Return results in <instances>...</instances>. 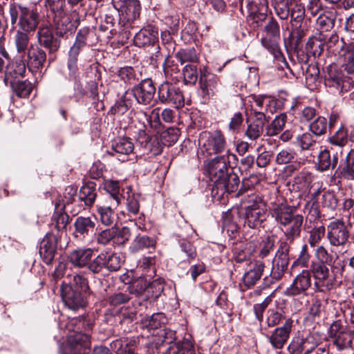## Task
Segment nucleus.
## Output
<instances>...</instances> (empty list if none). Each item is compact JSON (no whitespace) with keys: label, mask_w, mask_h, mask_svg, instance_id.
Wrapping results in <instances>:
<instances>
[{"label":"nucleus","mask_w":354,"mask_h":354,"mask_svg":"<svg viewBox=\"0 0 354 354\" xmlns=\"http://www.w3.org/2000/svg\"><path fill=\"white\" fill-rule=\"evenodd\" d=\"M271 216L283 232L287 243H292L300 236L304 217L294 214V209L286 201L272 203L270 207Z\"/></svg>","instance_id":"obj_1"},{"label":"nucleus","mask_w":354,"mask_h":354,"mask_svg":"<svg viewBox=\"0 0 354 354\" xmlns=\"http://www.w3.org/2000/svg\"><path fill=\"white\" fill-rule=\"evenodd\" d=\"M241 216L243 218L244 226L257 229L266 220L267 207L263 198L255 194L245 196L241 199Z\"/></svg>","instance_id":"obj_2"},{"label":"nucleus","mask_w":354,"mask_h":354,"mask_svg":"<svg viewBox=\"0 0 354 354\" xmlns=\"http://www.w3.org/2000/svg\"><path fill=\"white\" fill-rule=\"evenodd\" d=\"M8 13L11 24H17L19 29L34 32L37 28L41 16L35 6H24L16 2L9 4Z\"/></svg>","instance_id":"obj_3"},{"label":"nucleus","mask_w":354,"mask_h":354,"mask_svg":"<svg viewBox=\"0 0 354 354\" xmlns=\"http://www.w3.org/2000/svg\"><path fill=\"white\" fill-rule=\"evenodd\" d=\"M123 262V257L120 254L103 251L89 261L87 268L93 274L101 273L104 270L115 272L121 268Z\"/></svg>","instance_id":"obj_4"},{"label":"nucleus","mask_w":354,"mask_h":354,"mask_svg":"<svg viewBox=\"0 0 354 354\" xmlns=\"http://www.w3.org/2000/svg\"><path fill=\"white\" fill-rule=\"evenodd\" d=\"M198 141L201 153L206 156L220 154L227 147L225 137L220 130L201 132Z\"/></svg>","instance_id":"obj_5"},{"label":"nucleus","mask_w":354,"mask_h":354,"mask_svg":"<svg viewBox=\"0 0 354 354\" xmlns=\"http://www.w3.org/2000/svg\"><path fill=\"white\" fill-rule=\"evenodd\" d=\"M237 161L238 158L234 153L230 150H227L226 153L221 156H217L211 159L206 164V170L209 174L213 185H217L226 175L232 169L229 167L230 159Z\"/></svg>","instance_id":"obj_6"},{"label":"nucleus","mask_w":354,"mask_h":354,"mask_svg":"<svg viewBox=\"0 0 354 354\" xmlns=\"http://www.w3.org/2000/svg\"><path fill=\"white\" fill-rule=\"evenodd\" d=\"M332 265L311 262L310 274L315 279V286L319 292H325L330 290L335 283V276L331 268Z\"/></svg>","instance_id":"obj_7"},{"label":"nucleus","mask_w":354,"mask_h":354,"mask_svg":"<svg viewBox=\"0 0 354 354\" xmlns=\"http://www.w3.org/2000/svg\"><path fill=\"white\" fill-rule=\"evenodd\" d=\"M71 333L68 335L67 344L61 348V354H88L90 351L91 342L89 335L82 331L75 330V328L68 330Z\"/></svg>","instance_id":"obj_8"},{"label":"nucleus","mask_w":354,"mask_h":354,"mask_svg":"<svg viewBox=\"0 0 354 354\" xmlns=\"http://www.w3.org/2000/svg\"><path fill=\"white\" fill-rule=\"evenodd\" d=\"M324 84L326 86L334 88L340 93L348 91L351 88L348 77L334 64H330L324 70Z\"/></svg>","instance_id":"obj_9"},{"label":"nucleus","mask_w":354,"mask_h":354,"mask_svg":"<svg viewBox=\"0 0 354 354\" xmlns=\"http://www.w3.org/2000/svg\"><path fill=\"white\" fill-rule=\"evenodd\" d=\"M350 236L348 225L343 219H335L327 226V239L329 243L335 247H344Z\"/></svg>","instance_id":"obj_10"},{"label":"nucleus","mask_w":354,"mask_h":354,"mask_svg":"<svg viewBox=\"0 0 354 354\" xmlns=\"http://www.w3.org/2000/svg\"><path fill=\"white\" fill-rule=\"evenodd\" d=\"M290 245L286 241H279V245L272 260L270 274L276 280L283 276L289 265Z\"/></svg>","instance_id":"obj_11"},{"label":"nucleus","mask_w":354,"mask_h":354,"mask_svg":"<svg viewBox=\"0 0 354 354\" xmlns=\"http://www.w3.org/2000/svg\"><path fill=\"white\" fill-rule=\"evenodd\" d=\"M158 98L162 104H171L176 108L184 106V96L181 90L171 83H162L158 88Z\"/></svg>","instance_id":"obj_12"},{"label":"nucleus","mask_w":354,"mask_h":354,"mask_svg":"<svg viewBox=\"0 0 354 354\" xmlns=\"http://www.w3.org/2000/svg\"><path fill=\"white\" fill-rule=\"evenodd\" d=\"M115 8L120 16V23L131 24L140 16V4L138 0H113Z\"/></svg>","instance_id":"obj_13"},{"label":"nucleus","mask_w":354,"mask_h":354,"mask_svg":"<svg viewBox=\"0 0 354 354\" xmlns=\"http://www.w3.org/2000/svg\"><path fill=\"white\" fill-rule=\"evenodd\" d=\"M239 178L236 174L231 169L217 185H213L212 188V196L220 201L225 194L232 193L237 190L239 186Z\"/></svg>","instance_id":"obj_14"},{"label":"nucleus","mask_w":354,"mask_h":354,"mask_svg":"<svg viewBox=\"0 0 354 354\" xmlns=\"http://www.w3.org/2000/svg\"><path fill=\"white\" fill-rule=\"evenodd\" d=\"M156 92V87L150 78H147L136 85L131 93L136 102L142 105H149L152 102Z\"/></svg>","instance_id":"obj_15"},{"label":"nucleus","mask_w":354,"mask_h":354,"mask_svg":"<svg viewBox=\"0 0 354 354\" xmlns=\"http://www.w3.org/2000/svg\"><path fill=\"white\" fill-rule=\"evenodd\" d=\"M95 218L91 216H78L73 223V238L77 241H84L90 236L95 229Z\"/></svg>","instance_id":"obj_16"},{"label":"nucleus","mask_w":354,"mask_h":354,"mask_svg":"<svg viewBox=\"0 0 354 354\" xmlns=\"http://www.w3.org/2000/svg\"><path fill=\"white\" fill-rule=\"evenodd\" d=\"M311 286V274L309 270H303L294 279L292 283L283 292L287 297L304 294Z\"/></svg>","instance_id":"obj_17"},{"label":"nucleus","mask_w":354,"mask_h":354,"mask_svg":"<svg viewBox=\"0 0 354 354\" xmlns=\"http://www.w3.org/2000/svg\"><path fill=\"white\" fill-rule=\"evenodd\" d=\"M61 296L64 304L73 310L82 308L86 304L80 290H74L71 286L65 283L61 287Z\"/></svg>","instance_id":"obj_18"},{"label":"nucleus","mask_w":354,"mask_h":354,"mask_svg":"<svg viewBox=\"0 0 354 354\" xmlns=\"http://www.w3.org/2000/svg\"><path fill=\"white\" fill-rule=\"evenodd\" d=\"M343 149L338 148L330 150L324 149L318 156V169L321 171L334 169L338 163L339 159L342 158Z\"/></svg>","instance_id":"obj_19"},{"label":"nucleus","mask_w":354,"mask_h":354,"mask_svg":"<svg viewBox=\"0 0 354 354\" xmlns=\"http://www.w3.org/2000/svg\"><path fill=\"white\" fill-rule=\"evenodd\" d=\"M293 326V320L291 318L286 319L282 326L276 328L272 333L268 336L272 346L275 349H281L283 347L289 339Z\"/></svg>","instance_id":"obj_20"},{"label":"nucleus","mask_w":354,"mask_h":354,"mask_svg":"<svg viewBox=\"0 0 354 354\" xmlns=\"http://www.w3.org/2000/svg\"><path fill=\"white\" fill-rule=\"evenodd\" d=\"M199 86L201 89L203 97L209 98L214 95L217 91L219 81L218 77L213 73L207 71L204 68L200 71Z\"/></svg>","instance_id":"obj_21"},{"label":"nucleus","mask_w":354,"mask_h":354,"mask_svg":"<svg viewBox=\"0 0 354 354\" xmlns=\"http://www.w3.org/2000/svg\"><path fill=\"white\" fill-rule=\"evenodd\" d=\"M25 61L29 70H38L46 61V52L37 45L31 44L26 53Z\"/></svg>","instance_id":"obj_22"},{"label":"nucleus","mask_w":354,"mask_h":354,"mask_svg":"<svg viewBox=\"0 0 354 354\" xmlns=\"http://www.w3.org/2000/svg\"><path fill=\"white\" fill-rule=\"evenodd\" d=\"M37 39L39 45L48 49L49 53H53L59 48L60 41L53 36L51 30L46 26L39 28Z\"/></svg>","instance_id":"obj_23"},{"label":"nucleus","mask_w":354,"mask_h":354,"mask_svg":"<svg viewBox=\"0 0 354 354\" xmlns=\"http://www.w3.org/2000/svg\"><path fill=\"white\" fill-rule=\"evenodd\" d=\"M339 178L354 180V149H351L341 162L335 173Z\"/></svg>","instance_id":"obj_24"},{"label":"nucleus","mask_w":354,"mask_h":354,"mask_svg":"<svg viewBox=\"0 0 354 354\" xmlns=\"http://www.w3.org/2000/svg\"><path fill=\"white\" fill-rule=\"evenodd\" d=\"M157 40L158 31L151 26L142 28L133 39L135 45L139 47L153 44Z\"/></svg>","instance_id":"obj_25"},{"label":"nucleus","mask_w":354,"mask_h":354,"mask_svg":"<svg viewBox=\"0 0 354 354\" xmlns=\"http://www.w3.org/2000/svg\"><path fill=\"white\" fill-rule=\"evenodd\" d=\"M93 253V251L91 248H78L73 250L69 254L68 260L76 268L87 267Z\"/></svg>","instance_id":"obj_26"},{"label":"nucleus","mask_w":354,"mask_h":354,"mask_svg":"<svg viewBox=\"0 0 354 354\" xmlns=\"http://www.w3.org/2000/svg\"><path fill=\"white\" fill-rule=\"evenodd\" d=\"M265 266L261 261H257L250 266V268L244 274L243 283L247 288H250L256 284L261 279Z\"/></svg>","instance_id":"obj_27"},{"label":"nucleus","mask_w":354,"mask_h":354,"mask_svg":"<svg viewBox=\"0 0 354 354\" xmlns=\"http://www.w3.org/2000/svg\"><path fill=\"white\" fill-rule=\"evenodd\" d=\"M27 64L25 57L17 55L14 59L9 62L6 67V77H17L24 76Z\"/></svg>","instance_id":"obj_28"},{"label":"nucleus","mask_w":354,"mask_h":354,"mask_svg":"<svg viewBox=\"0 0 354 354\" xmlns=\"http://www.w3.org/2000/svg\"><path fill=\"white\" fill-rule=\"evenodd\" d=\"M134 145L129 138H122L115 140L112 144L111 151L109 153L114 156L116 154L119 156L117 157L118 160H121L120 156H127L133 151Z\"/></svg>","instance_id":"obj_29"},{"label":"nucleus","mask_w":354,"mask_h":354,"mask_svg":"<svg viewBox=\"0 0 354 354\" xmlns=\"http://www.w3.org/2000/svg\"><path fill=\"white\" fill-rule=\"evenodd\" d=\"M27 32L18 29L13 37L14 44L16 48L17 55L25 57L26 53L29 50L30 46V34Z\"/></svg>","instance_id":"obj_30"},{"label":"nucleus","mask_w":354,"mask_h":354,"mask_svg":"<svg viewBox=\"0 0 354 354\" xmlns=\"http://www.w3.org/2000/svg\"><path fill=\"white\" fill-rule=\"evenodd\" d=\"M280 37H271L263 35L261 39V45L279 61H284L285 57L279 47Z\"/></svg>","instance_id":"obj_31"},{"label":"nucleus","mask_w":354,"mask_h":354,"mask_svg":"<svg viewBox=\"0 0 354 354\" xmlns=\"http://www.w3.org/2000/svg\"><path fill=\"white\" fill-rule=\"evenodd\" d=\"M295 144L299 147L300 153H304V156H307L308 153L310 156L314 157L313 151L316 146V141L313 140L311 134L305 133L301 135H298L296 137Z\"/></svg>","instance_id":"obj_32"},{"label":"nucleus","mask_w":354,"mask_h":354,"mask_svg":"<svg viewBox=\"0 0 354 354\" xmlns=\"http://www.w3.org/2000/svg\"><path fill=\"white\" fill-rule=\"evenodd\" d=\"M116 207L107 203H100L97 205V212L102 224L105 226H110L113 223L115 220L113 209Z\"/></svg>","instance_id":"obj_33"},{"label":"nucleus","mask_w":354,"mask_h":354,"mask_svg":"<svg viewBox=\"0 0 354 354\" xmlns=\"http://www.w3.org/2000/svg\"><path fill=\"white\" fill-rule=\"evenodd\" d=\"M287 122V115L284 113L277 115L274 119L265 127V136L272 137L280 133Z\"/></svg>","instance_id":"obj_34"},{"label":"nucleus","mask_w":354,"mask_h":354,"mask_svg":"<svg viewBox=\"0 0 354 354\" xmlns=\"http://www.w3.org/2000/svg\"><path fill=\"white\" fill-rule=\"evenodd\" d=\"M96 184L94 182H88L80 190L79 198L86 206H91L96 200Z\"/></svg>","instance_id":"obj_35"},{"label":"nucleus","mask_w":354,"mask_h":354,"mask_svg":"<svg viewBox=\"0 0 354 354\" xmlns=\"http://www.w3.org/2000/svg\"><path fill=\"white\" fill-rule=\"evenodd\" d=\"M249 98L251 112L254 111V109L268 111V106L274 103L275 104L274 100L266 95H251Z\"/></svg>","instance_id":"obj_36"},{"label":"nucleus","mask_w":354,"mask_h":354,"mask_svg":"<svg viewBox=\"0 0 354 354\" xmlns=\"http://www.w3.org/2000/svg\"><path fill=\"white\" fill-rule=\"evenodd\" d=\"M341 50L343 51L342 55L344 57L343 66L345 71L349 74L354 73L353 46L351 44H346L344 39H342L341 41Z\"/></svg>","instance_id":"obj_37"},{"label":"nucleus","mask_w":354,"mask_h":354,"mask_svg":"<svg viewBox=\"0 0 354 354\" xmlns=\"http://www.w3.org/2000/svg\"><path fill=\"white\" fill-rule=\"evenodd\" d=\"M353 334L354 329L347 330L331 339V342L338 351H343L351 347Z\"/></svg>","instance_id":"obj_38"},{"label":"nucleus","mask_w":354,"mask_h":354,"mask_svg":"<svg viewBox=\"0 0 354 354\" xmlns=\"http://www.w3.org/2000/svg\"><path fill=\"white\" fill-rule=\"evenodd\" d=\"M336 12L325 11L319 14L317 19V25L323 31H329L335 26Z\"/></svg>","instance_id":"obj_39"},{"label":"nucleus","mask_w":354,"mask_h":354,"mask_svg":"<svg viewBox=\"0 0 354 354\" xmlns=\"http://www.w3.org/2000/svg\"><path fill=\"white\" fill-rule=\"evenodd\" d=\"M93 323L86 317L73 318L66 325L68 330L75 328V330L82 331L83 333H88L92 330Z\"/></svg>","instance_id":"obj_40"},{"label":"nucleus","mask_w":354,"mask_h":354,"mask_svg":"<svg viewBox=\"0 0 354 354\" xmlns=\"http://www.w3.org/2000/svg\"><path fill=\"white\" fill-rule=\"evenodd\" d=\"M317 38L312 37L308 39L306 45V50L308 54L311 55L314 57H319L324 51V42L323 38Z\"/></svg>","instance_id":"obj_41"},{"label":"nucleus","mask_w":354,"mask_h":354,"mask_svg":"<svg viewBox=\"0 0 354 354\" xmlns=\"http://www.w3.org/2000/svg\"><path fill=\"white\" fill-rule=\"evenodd\" d=\"M180 248L179 259L182 261H189L196 257V248L188 241L185 239L180 241Z\"/></svg>","instance_id":"obj_42"},{"label":"nucleus","mask_w":354,"mask_h":354,"mask_svg":"<svg viewBox=\"0 0 354 354\" xmlns=\"http://www.w3.org/2000/svg\"><path fill=\"white\" fill-rule=\"evenodd\" d=\"M11 87L15 94L19 97L29 96L33 88L32 83L28 80L12 82Z\"/></svg>","instance_id":"obj_43"},{"label":"nucleus","mask_w":354,"mask_h":354,"mask_svg":"<svg viewBox=\"0 0 354 354\" xmlns=\"http://www.w3.org/2000/svg\"><path fill=\"white\" fill-rule=\"evenodd\" d=\"M291 3V0H273L274 12L281 19L286 20L290 16Z\"/></svg>","instance_id":"obj_44"},{"label":"nucleus","mask_w":354,"mask_h":354,"mask_svg":"<svg viewBox=\"0 0 354 354\" xmlns=\"http://www.w3.org/2000/svg\"><path fill=\"white\" fill-rule=\"evenodd\" d=\"M297 153L295 149L286 147L281 149L276 156V162L278 165H286L299 158Z\"/></svg>","instance_id":"obj_45"},{"label":"nucleus","mask_w":354,"mask_h":354,"mask_svg":"<svg viewBox=\"0 0 354 354\" xmlns=\"http://www.w3.org/2000/svg\"><path fill=\"white\" fill-rule=\"evenodd\" d=\"M315 256L317 259L315 263H324L333 266L335 258L324 245H319L315 251Z\"/></svg>","instance_id":"obj_46"},{"label":"nucleus","mask_w":354,"mask_h":354,"mask_svg":"<svg viewBox=\"0 0 354 354\" xmlns=\"http://www.w3.org/2000/svg\"><path fill=\"white\" fill-rule=\"evenodd\" d=\"M267 12H259L257 9L250 11V14L248 16V21L250 26L254 28H257L262 26L263 23L266 24L268 19L270 17L268 16Z\"/></svg>","instance_id":"obj_47"},{"label":"nucleus","mask_w":354,"mask_h":354,"mask_svg":"<svg viewBox=\"0 0 354 354\" xmlns=\"http://www.w3.org/2000/svg\"><path fill=\"white\" fill-rule=\"evenodd\" d=\"M149 281L144 277H140L133 281L131 284L124 285L130 295H139L146 290H147Z\"/></svg>","instance_id":"obj_48"},{"label":"nucleus","mask_w":354,"mask_h":354,"mask_svg":"<svg viewBox=\"0 0 354 354\" xmlns=\"http://www.w3.org/2000/svg\"><path fill=\"white\" fill-rule=\"evenodd\" d=\"M115 228L111 227L95 234V240L99 245H106L111 242L115 245Z\"/></svg>","instance_id":"obj_49"},{"label":"nucleus","mask_w":354,"mask_h":354,"mask_svg":"<svg viewBox=\"0 0 354 354\" xmlns=\"http://www.w3.org/2000/svg\"><path fill=\"white\" fill-rule=\"evenodd\" d=\"M118 76L124 82L133 84L138 81L140 74L130 66L121 68L118 71Z\"/></svg>","instance_id":"obj_50"},{"label":"nucleus","mask_w":354,"mask_h":354,"mask_svg":"<svg viewBox=\"0 0 354 354\" xmlns=\"http://www.w3.org/2000/svg\"><path fill=\"white\" fill-rule=\"evenodd\" d=\"M131 299V295L127 288H123L109 297V302L111 306H119L128 302Z\"/></svg>","instance_id":"obj_51"},{"label":"nucleus","mask_w":354,"mask_h":354,"mask_svg":"<svg viewBox=\"0 0 354 354\" xmlns=\"http://www.w3.org/2000/svg\"><path fill=\"white\" fill-rule=\"evenodd\" d=\"M308 161V156H304L296 158L295 161L288 163V165L284 167L283 173L286 177L291 176Z\"/></svg>","instance_id":"obj_52"},{"label":"nucleus","mask_w":354,"mask_h":354,"mask_svg":"<svg viewBox=\"0 0 354 354\" xmlns=\"http://www.w3.org/2000/svg\"><path fill=\"white\" fill-rule=\"evenodd\" d=\"M265 36L280 37V27L278 21L273 17H270L263 27Z\"/></svg>","instance_id":"obj_53"},{"label":"nucleus","mask_w":354,"mask_h":354,"mask_svg":"<svg viewBox=\"0 0 354 354\" xmlns=\"http://www.w3.org/2000/svg\"><path fill=\"white\" fill-rule=\"evenodd\" d=\"M130 342L127 338L122 337L113 340L109 346L110 349L116 354H124L131 348Z\"/></svg>","instance_id":"obj_54"},{"label":"nucleus","mask_w":354,"mask_h":354,"mask_svg":"<svg viewBox=\"0 0 354 354\" xmlns=\"http://www.w3.org/2000/svg\"><path fill=\"white\" fill-rule=\"evenodd\" d=\"M131 189L127 192L126 205L129 213L136 215L140 209L139 198L140 196L134 193H131Z\"/></svg>","instance_id":"obj_55"},{"label":"nucleus","mask_w":354,"mask_h":354,"mask_svg":"<svg viewBox=\"0 0 354 354\" xmlns=\"http://www.w3.org/2000/svg\"><path fill=\"white\" fill-rule=\"evenodd\" d=\"M69 216L64 212H55L52 217L51 227L58 232L66 229L68 223Z\"/></svg>","instance_id":"obj_56"},{"label":"nucleus","mask_w":354,"mask_h":354,"mask_svg":"<svg viewBox=\"0 0 354 354\" xmlns=\"http://www.w3.org/2000/svg\"><path fill=\"white\" fill-rule=\"evenodd\" d=\"M163 71L166 77L171 78L177 77V75L180 73V68L177 63L168 56L165 58L163 64Z\"/></svg>","instance_id":"obj_57"},{"label":"nucleus","mask_w":354,"mask_h":354,"mask_svg":"<svg viewBox=\"0 0 354 354\" xmlns=\"http://www.w3.org/2000/svg\"><path fill=\"white\" fill-rule=\"evenodd\" d=\"M177 59L183 64L185 62H195L197 61V55L194 48L180 49L176 54Z\"/></svg>","instance_id":"obj_58"},{"label":"nucleus","mask_w":354,"mask_h":354,"mask_svg":"<svg viewBox=\"0 0 354 354\" xmlns=\"http://www.w3.org/2000/svg\"><path fill=\"white\" fill-rule=\"evenodd\" d=\"M155 246L153 239L146 236H138L134 239L131 248L133 252H138L143 248H148Z\"/></svg>","instance_id":"obj_59"},{"label":"nucleus","mask_w":354,"mask_h":354,"mask_svg":"<svg viewBox=\"0 0 354 354\" xmlns=\"http://www.w3.org/2000/svg\"><path fill=\"white\" fill-rule=\"evenodd\" d=\"M185 84H195L198 80L197 67L194 64H187L183 69Z\"/></svg>","instance_id":"obj_60"},{"label":"nucleus","mask_w":354,"mask_h":354,"mask_svg":"<svg viewBox=\"0 0 354 354\" xmlns=\"http://www.w3.org/2000/svg\"><path fill=\"white\" fill-rule=\"evenodd\" d=\"M166 318L163 313H154L145 320V325L148 330L158 328L165 324Z\"/></svg>","instance_id":"obj_61"},{"label":"nucleus","mask_w":354,"mask_h":354,"mask_svg":"<svg viewBox=\"0 0 354 354\" xmlns=\"http://www.w3.org/2000/svg\"><path fill=\"white\" fill-rule=\"evenodd\" d=\"M310 130L317 136L326 133L327 130V120L324 117H318L310 124Z\"/></svg>","instance_id":"obj_62"},{"label":"nucleus","mask_w":354,"mask_h":354,"mask_svg":"<svg viewBox=\"0 0 354 354\" xmlns=\"http://www.w3.org/2000/svg\"><path fill=\"white\" fill-rule=\"evenodd\" d=\"M264 127L253 122L248 123L245 136L251 141H255L260 138L263 133Z\"/></svg>","instance_id":"obj_63"},{"label":"nucleus","mask_w":354,"mask_h":354,"mask_svg":"<svg viewBox=\"0 0 354 354\" xmlns=\"http://www.w3.org/2000/svg\"><path fill=\"white\" fill-rule=\"evenodd\" d=\"M283 319H286L281 311L277 309H268L266 313V323L269 327L278 325Z\"/></svg>","instance_id":"obj_64"}]
</instances>
